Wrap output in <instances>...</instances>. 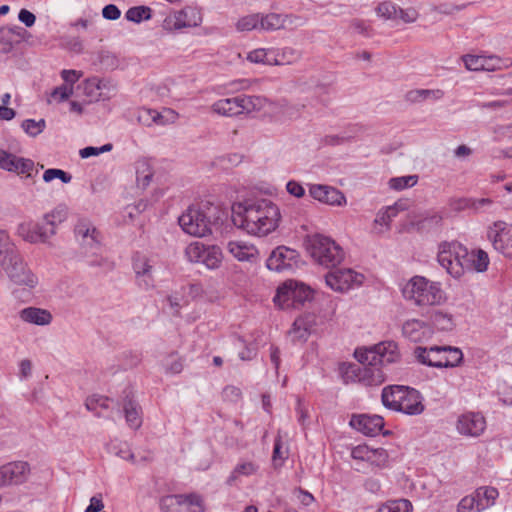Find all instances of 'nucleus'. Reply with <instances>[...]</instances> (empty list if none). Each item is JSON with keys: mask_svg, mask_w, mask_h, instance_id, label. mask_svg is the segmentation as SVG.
<instances>
[{"mask_svg": "<svg viewBox=\"0 0 512 512\" xmlns=\"http://www.w3.org/2000/svg\"><path fill=\"white\" fill-rule=\"evenodd\" d=\"M236 29L239 32H249L252 30H259V13L250 14L241 17L236 22Z\"/></svg>", "mask_w": 512, "mask_h": 512, "instance_id": "nucleus-49", "label": "nucleus"}, {"mask_svg": "<svg viewBox=\"0 0 512 512\" xmlns=\"http://www.w3.org/2000/svg\"><path fill=\"white\" fill-rule=\"evenodd\" d=\"M68 217V207L65 204H58L51 211L43 215V220L49 228L56 234V228L59 224L63 223Z\"/></svg>", "mask_w": 512, "mask_h": 512, "instance_id": "nucleus-34", "label": "nucleus"}, {"mask_svg": "<svg viewBox=\"0 0 512 512\" xmlns=\"http://www.w3.org/2000/svg\"><path fill=\"white\" fill-rule=\"evenodd\" d=\"M299 59V53L291 47L272 48L271 65L282 66L294 63Z\"/></svg>", "mask_w": 512, "mask_h": 512, "instance_id": "nucleus-35", "label": "nucleus"}, {"mask_svg": "<svg viewBox=\"0 0 512 512\" xmlns=\"http://www.w3.org/2000/svg\"><path fill=\"white\" fill-rule=\"evenodd\" d=\"M397 8L398 6L394 3L383 2L377 7V14L384 19L396 20Z\"/></svg>", "mask_w": 512, "mask_h": 512, "instance_id": "nucleus-60", "label": "nucleus"}, {"mask_svg": "<svg viewBox=\"0 0 512 512\" xmlns=\"http://www.w3.org/2000/svg\"><path fill=\"white\" fill-rule=\"evenodd\" d=\"M184 499H182L183 506L188 507V512H204L205 507L203 503V499L199 494L191 493V494H181Z\"/></svg>", "mask_w": 512, "mask_h": 512, "instance_id": "nucleus-51", "label": "nucleus"}, {"mask_svg": "<svg viewBox=\"0 0 512 512\" xmlns=\"http://www.w3.org/2000/svg\"><path fill=\"white\" fill-rule=\"evenodd\" d=\"M403 297L418 306L440 304L444 294L439 283L432 282L423 276L412 277L402 288Z\"/></svg>", "mask_w": 512, "mask_h": 512, "instance_id": "nucleus-4", "label": "nucleus"}, {"mask_svg": "<svg viewBox=\"0 0 512 512\" xmlns=\"http://www.w3.org/2000/svg\"><path fill=\"white\" fill-rule=\"evenodd\" d=\"M463 268L465 272H485L490 263L489 256L486 251L482 249L473 250L469 252L463 260Z\"/></svg>", "mask_w": 512, "mask_h": 512, "instance_id": "nucleus-30", "label": "nucleus"}, {"mask_svg": "<svg viewBox=\"0 0 512 512\" xmlns=\"http://www.w3.org/2000/svg\"><path fill=\"white\" fill-rule=\"evenodd\" d=\"M402 204L396 202L393 205L382 207L376 214L372 230L377 235H382L391 229V222L403 210Z\"/></svg>", "mask_w": 512, "mask_h": 512, "instance_id": "nucleus-26", "label": "nucleus"}, {"mask_svg": "<svg viewBox=\"0 0 512 512\" xmlns=\"http://www.w3.org/2000/svg\"><path fill=\"white\" fill-rule=\"evenodd\" d=\"M202 22V13L198 9L188 6L166 16L162 22V28L167 32H173L198 27Z\"/></svg>", "mask_w": 512, "mask_h": 512, "instance_id": "nucleus-13", "label": "nucleus"}, {"mask_svg": "<svg viewBox=\"0 0 512 512\" xmlns=\"http://www.w3.org/2000/svg\"><path fill=\"white\" fill-rule=\"evenodd\" d=\"M19 318L26 323L46 326L52 322L50 311L38 307H26L19 312Z\"/></svg>", "mask_w": 512, "mask_h": 512, "instance_id": "nucleus-31", "label": "nucleus"}, {"mask_svg": "<svg viewBox=\"0 0 512 512\" xmlns=\"http://www.w3.org/2000/svg\"><path fill=\"white\" fill-rule=\"evenodd\" d=\"M151 8L147 6H135L127 10L125 17L128 21L140 23L151 18Z\"/></svg>", "mask_w": 512, "mask_h": 512, "instance_id": "nucleus-46", "label": "nucleus"}, {"mask_svg": "<svg viewBox=\"0 0 512 512\" xmlns=\"http://www.w3.org/2000/svg\"><path fill=\"white\" fill-rule=\"evenodd\" d=\"M286 191L296 198H302L305 195L304 187L295 180H290L286 184Z\"/></svg>", "mask_w": 512, "mask_h": 512, "instance_id": "nucleus-63", "label": "nucleus"}, {"mask_svg": "<svg viewBox=\"0 0 512 512\" xmlns=\"http://www.w3.org/2000/svg\"><path fill=\"white\" fill-rule=\"evenodd\" d=\"M135 170H136V181L138 186L142 188H146L150 185L154 170L151 165V162L147 158H140L135 162Z\"/></svg>", "mask_w": 512, "mask_h": 512, "instance_id": "nucleus-33", "label": "nucleus"}, {"mask_svg": "<svg viewBox=\"0 0 512 512\" xmlns=\"http://www.w3.org/2000/svg\"><path fill=\"white\" fill-rule=\"evenodd\" d=\"M0 265L15 285L34 289L39 283L37 275L18 252H10L8 258L0 259Z\"/></svg>", "mask_w": 512, "mask_h": 512, "instance_id": "nucleus-8", "label": "nucleus"}, {"mask_svg": "<svg viewBox=\"0 0 512 512\" xmlns=\"http://www.w3.org/2000/svg\"><path fill=\"white\" fill-rule=\"evenodd\" d=\"M132 268L139 287L145 290L154 287L153 264L150 258L136 253L132 258Z\"/></svg>", "mask_w": 512, "mask_h": 512, "instance_id": "nucleus-21", "label": "nucleus"}, {"mask_svg": "<svg viewBox=\"0 0 512 512\" xmlns=\"http://www.w3.org/2000/svg\"><path fill=\"white\" fill-rule=\"evenodd\" d=\"M185 256L189 262L202 263L208 269H217L221 266L223 254L216 245H205L202 242H191L185 248Z\"/></svg>", "mask_w": 512, "mask_h": 512, "instance_id": "nucleus-11", "label": "nucleus"}, {"mask_svg": "<svg viewBox=\"0 0 512 512\" xmlns=\"http://www.w3.org/2000/svg\"><path fill=\"white\" fill-rule=\"evenodd\" d=\"M260 469L259 464L250 459H240L234 466L231 473L226 479L228 486H236L242 481V478L252 477L258 474Z\"/></svg>", "mask_w": 512, "mask_h": 512, "instance_id": "nucleus-27", "label": "nucleus"}, {"mask_svg": "<svg viewBox=\"0 0 512 512\" xmlns=\"http://www.w3.org/2000/svg\"><path fill=\"white\" fill-rule=\"evenodd\" d=\"M292 291H293V299L295 306L302 305L305 301H308L312 298L313 290L304 283L290 280Z\"/></svg>", "mask_w": 512, "mask_h": 512, "instance_id": "nucleus-41", "label": "nucleus"}, {"mask_svg": "<svg viewBox=\"0 0 512 512\" xmlns=\"http://www.w3.org/2000/svg\"><path fill=\"white\" fill-rule=\"evenodd\" d=\"M285 28V18L282 14H259V30L275 31Z\"/></svg>", "mask_w": 512, "mask_h": 512, "instance_id": "nucleus-38", "label": "nucleus"}, {"mask_svg": "<svg viewBox=\"0 0 512 512\" xmlns=\"http://www.w3.org/2000/svg\"><path fill=\"white\" fill-rule=\"evenodd\" d=\"M307 249L311 257L320 265L335 267L344 259V251L332 238L315 234L308 238Z\"/></svg>", "mask_w": 512, "mask_h": 512, "instance_id": "nucleus-6", "label": "nucleus"}, {"mask_svg": "<svg viewBox=\"0 0 512 512\" xmlns=\"http://www.w3.org/2000/svg\"><path fill=\"white\" fill-rule=\"evenodd\" d=\"M462 61L469 71L494 72L507 69L512 66V58H502L498 55H473L462 56Z\"/></svg>", "mask_w": 512, "mask_h": 512, "instance_id": "nucleus-14", "label": "nucleus"}, {"mask_svg": "<svg viewBox=\"0 0 512 512\" xmlns=\"http://www.w3.org/2000/svg\"><path fill=\"white\" fill-rule=\"evenodd\" d=\"M355 430L367 436L378 435L384 427V419L380 415H353L349 422Z\"/></svg>", "mask_w": 512, "mask_h": 512, "instance_id": "nucleus-23", "label": "nucleus"}, {"mask_svg": "<svg viewBox=\"0 0 512 512\" xmlns=\"http://www.w3.org/2000/svg\"><path fill=\"white\" fill-rule=\"evenodd\" d=\"M35 164L31 159L18 157L4 149H0V168L26 178L32 177Z\"/></svg>", "mask_w": 512, "mask_h": 512, "instance_id": "nucleus-19", "label": "nucleus"}, {"mask_svg": "<svg viewBox=\"0 0 512 512\" xmlns=\"http://www.w3.org/2000/svg\"><path fill=\"white\" fill-rule=\"evenodd\" d=\"M444 96V92L440 89H415L406 94V99L410 102H421L427 99L439 100Z\"/></svg>", "mask_w": 512, "mask_h": 512, "instance_id": "nucleus-39", "label": "nucleus"}, {"mask_svg": "<svg viewBox=\"0 0 512 512\" xmlns=\"http://www.w3.org/2000/svg\"><path fill=\"white\" fill-rule=\"evenodd\" d=\"M418 182L417 175H407L391 178L388 182V185L391 189L396 191H401L406 188L413 187Z\"/></svg>", "mask_w": 512, "mask_h": 512, "instance_id": "nucleus-48", "label": "nucleus"}, {"mask_svg": "<svg viewBox=\"0 0 512 512\" xmlns=\"http://www.w3.org/2000/svg\"><path fill=\"white\" fill-rule=\"evenodd\" d=\"M456 430L466 437H479L486 430V419L479 412H465L458 417Z\"/></svg>", "mask_w": 512, "mask_h": 512, "instance_id": "nucleus-17", "label": "nucleus"}, {"mask_svg": "<svg viewBox=\"0 0 512 512\" xmlns=\"http://www.w3.org/2000/svg\"><path fill=\"white\" fill-rule=\"evenodd\" d=\"M291 281H286L280 287H278L276 295L273 298L275 305L281 309H288L295 307L293 299V291Z\"/></svg>", "mask_w": 512, "mask_h": 512, "instance_id": "nucleus-36", "label": "nucleus"}, {"mask_svg": "<svg viewBox=\"0 0 512 512\" xmlns=\"http://www.w3.org/2000/svg\"><path fill=\"white\" fill-rule=\"evenodd\" d=\"M137 120L140 124L147 127L156 125L155 109L140 108L137 111Z\"/></svg>", "mask_w": 512, "mask_h": 512, "instance_id": "nucleus-59", "label": "nucleus"}, {"mask_svg": "<svg viewBox=\"0 0 512 512\" xmlns=\"http://www.w3.org/2000/svg\"><path fill=\"white\" fill-rule=\"evenodd\" d=\"M246 59L255 64L271 65L272 48H258L250 51Z\"/></svg>", "mask_w": 512, "mask_h": 512, "instance_id": "nucleus-45", "label": "nucleus"}, {"mask_svg": "<svg viewBox=\"0 0 512 512\" xmlns=\"http://www.w3.org/2000/svg\"><path fill=\"white\" fill-rule=\"evenodd\" d=\"M367 462L376 467H384L388 462V453L384 448H372Z\"/></svg>", "mask_w": 512, "mask_h": 512, "instance_id": "nucleus-55", "label": "nucleus"}, {"mask_svg": "<svg viewBox=\"0 0 512 512\" xmlns=\"http://www.w3.org/2000/svg\"><path fill=\"white\" fill-rule=\"evenodd\" d=\"M22 129L31 137H36L41 134L45 127L46 122L44 119L34 120V119H26L21 124Z\"/></svg>", "mask_w": 512, "mask_h": 512, "instance_id": "nucleus-52", "label": "nucleus"}, {"mask_svg": "<svg viewBox=\"0 0 512 512\" xmlns=\"http://www.w3.org/2000/svg\"><path fill=\"white\" fill-rule=\"evenodd\" d=\"M383 405L392 411L417 416L424 412L425 405L421 393L409 386L389 385L382 389Z\"/></svg>", "mask_w": 512, "mask_h": 512, "instance_id": "nucleus-3", "label": "nucleus"}, {"mask_svg": "<svg viewBox=\"0 0 512 512\" xmlns=\"http://www.w3.org/2000/svg\"><path fill=\"white\" fill-rule=\"evenodd\" d=\"M354 355L363 366L349 365L345 371V381L359 382L365 386L381 385L386 380L381 366L395 363L400 358L398 345L394 341L358 348Z\"/></svg>", "mask_w": 512, "mask_h": 512, "instance_id": "nucleus-1", "label": "nucleus"}, {"mask_svg": "<svg viewBox=\"0 0 512 512\" xmlns=\"http://www.w3.org/2000/svg\"><path fill=\"white\" fill-rule=\"evenodd\" d=\"M123 412L127 425L137 430L142 425V409L140 405L130 397H126L123 402Z\"/></svg>", "mask_w": 512, "mask_h": 512, "instance_id": "nucleus-32", "label": "nucleus"}, {"mask_svg": "<svg viewBox=\"0 0 512 512\" xmlns=\"http://www.w3.org/2000/svg\"><path fill=\"white\" fill-rule=\"evenodd\" d=\"M182 230L194 237H205L212 233L211 219L205 209L198 205L189 206L178 218Z\"/></svg>", "mask_w": 512, "mask_h": 512, "instance_id": "nucleus-9", "label": "nucleus"}, {"mask_svg": "<svg viewBox=\"0 0 512 512\" xmlns=\"http://www.w3.org/2000/svg\"><path fill=\"white\" fill-rule=\"evenodd\" d=\"M431 320L436 329L440 331H451L454 327V320L451 314L442 311H435Z\"/></svg>", "mask_w": 512, "mask_h": 512, "instance_id": "nucleus-44", "label": "nucleus"}, {"mask_svg": "<svg viewBox=\"0 0 512 512\" xmlns=\"http://www.w3.org/2000/svg\"><path fill=\"white\" fill-rule=\"evenodd\" d=\"M315 325V317L312 314H305L295 319L289 336L293 342H304L308 339L312 327Z\"/></svg>", "mask_w": 512, "mask_h": 512, "instance_id": "nucleus-28", "label": "nucleus"}, {"mask_svg": "<svg viewBox=\"0 0 512 512\" xmlns=\"http://www.w3.org/2000/svg\"><path fill=\"white\" fill-rule=\"evenodd\" d=\"M487 239L492 247L505 258L512 260V224L498 220L487 228Z\"/></svg>", "mask_w": 512, "mask_h": 512, "instance_id": "nucleus-12", "label": "nucleus"}, {"mask_svg": "<svg viewBox=\"0 0 512 512\" xmlns=\"http://www.w3.org/2000/svg\"><path fill=\"white\" fill-rule=\"evenodd\" d=\"M72 93H73L72 86H69L68 84H64L59 87H56L52 91L51 97L58 101H65L72 95Z\"/></svg>", "mask_w": 512, "mask_h": 512, "instance_id": "nucleus-61", "label": "nucleus"}, {"mask_svg": "<svg viewBox=\"0 0 512 512\" xmlns=\"http://www.w3.org/2000/svg\"><path fill=\"white\" fill-rule=\"evenodd\" d=\"M30 473V467L27 462H11L0 467V487L21 484L25 482Z\"/></svg>", "mask_w": 512, "mask_h": 512, "instance_id": "nucleus-22", "label": "nucleus"}, {"mask_svg": "<svg viewBox=\"0 0 512 512\" xmlns=\"http://www.w3.org/2000/svg\"><path fill=\"white\" fill-rule=\"evenodd\" d=\"M372 448L367 445H358L352 449L351 456L354 459L368 461L369 454Z\"/></svg>", "mask_w": 512, "mask_h": 512, "instance_id": "nucleus-64", "label": "nucleus"}, {"mask_svg": "<svg viewBox=\"0 0 512 512\" xmlns=\"http://www.w3.org/2000/svg\"><path fill=\"white\" fill-rule=\"evenodd\" d=\"M262 106L263 99L259 96L239 95L215 101L211 105V111L223 117H236L259 111Z\"/></svg>", "mask_w": 512, "mask_h": 512, "instance_id": "nucleus-7", "label": "nucleus"}, {"mask_svg": "<svg viewBox=\"0 0 512 512\" xmlns=\"http://www.w3.org/2000/svg\"><path fill=\"white\" fill-rule=\"evenodd\" d=\"M309 195L323 204L344 206L347 203L345 195L337 188L324 184H309Z\"/></svg>", "mask_w": 512, "mask_h": 512, "instance_id": "nucleus-20", "label": "nucleus"}, {"mask_svg": "<svg viewBox=\"0 0 512 512\" xmlns=\"http://www.w3.org/2000/svg\"><path fill=\"white\" fill-rule=\"evenodd\" d=\"M403 336L411 342H423L433 335L431 325L420 319H409L402 325Z\"/></svg>", "mask_w": 512, "mask_h": 512, "instance_id": "nucleus-24", "label": "nucleus"}, {"mask_svg": "<svg viewBox=\"0 0 512 512\" xmlns=\"http://www.w3.org/2000/svg\"><path fill=\"white\" fill-rule=\"evenodd\" d=\"M392 512H413V505L407 499H397L389 501Z\"/></svg>", "mask_w": 512, "mask_h": 512, "instance_id": "nucleus-62", "label": "nucleus"}, {"mask_svg": "<svg viewBox=\"0 0 512 512\" xmlns=\"http://www.w3.org/2000/svg\"><path fill=\"white\" fill-rule=\"evenodd\" d=\"M474 494L479 499L478 512L493 506L499 496L498 490L494 487H480Z\"/></svg>", "mask_w": 512, "mask_h": 512, "instance_id": "nucleus-37", "label": "nucleus"}, {"mask_svg": "<svg viewBox=\"0 0 512 512\" xmlns=\"http://www.w3.org/2000/svg\"><path fill=\"white\" fill-rule=\"evenodd\" d=\"M111 400L108 397L102 395H92L85 401V407L87 410L94 412L95 416L101 417L102 413L100 410H107L110 407Z\"/></svg>", "mask_w": 512, "mask_h": 512, "instance_id": "nucleus-40", "label": "nucleus"}, {"mask_svg": "<svg viewBox=\"0 0 512 512\" xmlns=\"http://www.w3.org/2000/svg\"><path fill=\"white\" fill-rule=\"evenodd\" d=\"M162 366L166 373L179 374L183 370V362L176 355L172 354L162 361Z\"/></svg>", "mask_w": 512, "mask_h": 512, "instance_id": "nucleus-54", "label": "nucleus"}, {"mask_svg": "<svg viewBox=\"0 0 512 512\" xmlns=\"http://www.w3.org/2000/svg\"><path fill=\"white\" fill-rule=\"evenodd\" d=\"M227 250L238 261L252 262L258 257L257 248L253 244L242 240L229 241Z\"/></svg>", "mask_w": 512, "mask_h": 512, "instance_id": "nucleus-29", "label": "nucleus"}, {"mask_svg": "<svg viewBox=\"0 0 512 512\" xmlns=\"http://www.w3.org/2000/svg\"><path fill=\"white\" fill-rule=\"evenodd\" d=\"M299 253L286 246L275 248L266 261L269 270L283 272L296 268L299 264Z\"/></svg>", "mask_w": 512, "mask_h": 512, "instance_id": "nucleus-16", "label": "nucleus"}, {"mask_svg": "<svg viewBox=\"0 0 512 512\" xmlns=\"http://www.w3.org/2000/svg\"><path fill=\"white\" fill-rule=\"evenodd\" d=\"M282 215L279 206L268 198L246 199L233 207L234 224L255 237H266L276 231Z\"/></svg>", "mask_w": 512, "mask_h": 512, "instance_id": "nucleus-2", "label": "nucleus"}, {"mask_svg": "<svg viewBox=\"0 0 512 512\" xmlns=\"http://www.w3.org/2000/svg\"><path fill=\"white\" fill-rule=\"evenodd\" d=\"M467 255V248L459 242H444L440 244L437 259L439 264L453 278L464 275L463 260Z\"/></svg>", "mask_w": 512, "mask_h": 512, "instance_id": "nucleus-10", "label": "nucleus"}, {"mask_svg": "<svg viewBox=\"0 0 512 512\" xmlns=\"http://www.w3.org/2000/svg\"><path fill=\"white\" fill-rule=\"evenodd\" d=\"M16 233L30 244L47 243L54 235L53 230H48L47 227L33 220L21 222L17 226Z\"/></svg>", "mask_w": 512, "mask_h": 512, "instance_id": "nucleus-18", "label": "nucleus"}, {"mask_svg": "<svg viewBox=\"0 0 512 512\" xmlns=\"http://www.w3.org/2000/svg\"><path fill=\"white\" fill-rule=\"evenodd\" d=\"M287 458L288 449L283 448L282 438L280 434H278L274 441V449L272 454V462L274 467H281Z\"/></svg>", "mask_w": 512, "mask_h": 512, "instance_id": "nucleus-50", "label": "nucleus"}, {"mask_svg": "<svg viewBox=\"0 0 512 512\" xmlns=\"http://www.w3.org/2000/svg\"><path fill=\"white\" fill-rule=\"evenodd\" d=\"M75 235L80 243L81 252L90 249H100L99 231L89 222L80 221L75 227Z\"/></svg>", "mask_w": 512, "mask_h": 512, "instance_id": "nucleus-25", "label": "nucleus"}, {"mask_svg": "<svg viewBox=\"0 0 512 512\" xmlns=\"http://www.w3.org/2000/svg\"><path fill=\"white\" fill-rule=\"evenodd\" d=\"M181 494L167 495L160 501V509L162 512H181L180 507L183 506Z\"/></svg>", "mask_w": 512, "mask_h": 512, "instance_id": "nucleus-47", "label": "nucleus"}, {"mask_svg": "<svg viewBox=\"0 0 512 512\" xmlns=\"http://www.w3.org/2000/svg\"><path fill=\"white\" fill-rule=\"evenodd\" d=\"M479 499L475 494L463 497L457 506V512H478Z\"/></svg>", "mask_w": 512, "mask_h": 512, "instance_id": "nucleus-57", "label": "nucleus"}, {"mask_svg": "<svg viewBox=\"0 0 512 512\" xmlns=\"http://www.w3.org/2000/svg\"><path fill=\"white\" fill-rule=\"evenodd\" d=\"M364 276L350 268L336 269L325 276L326 285L336 292H346L362 284Z\"/></svg>", "mask_w": 512, "mask_h": 512, "instance_id": "nucleus-15", "label": "nucleus"}, {"mask_svg": "<svg viewBox=\"0 0 512 512\" xmlns=\"http://www.w3.org/2000/svg\"><path fill=\"white\" fill-rule=\"evenodd\" d=\"M414 356L419 363L435 368H453L463 361L462 351L452 346H418L414 349Z\"/></svg>", "mask_w": 512, "mask_h": 512, "instance_id": "nucleus-5", "label": "nucleus"}, {"mask_svg": "<svg viewBox=\"0 0 512 512\" xmlns=\"http://www.w3.org/2000/svg\"><path fill=\"white\" fill-rule=\"evenodd\" d=\"M179 114L171 108H163L161 111L155 110L156 125L166 126L177 121Z\"/></svg>", "mask_w": 512, "mask_h": 512, "instance_id": "nucleus-53", "label": "nucleus"}, {"mask_svg": "<svg viewBox=\"0 0 512 512\" xmlns=\"http://www.w3.org/2000/svg\"><path fill=\"white\" fill-rule=\"evenodd\" d=\"M17 42L13 28L0 27V54H8Z\"/></svg>", "mask_w": 512, "mask_h": 512, "instance_id": "nucleus-43", "label": "nucleus"}, {"mask_svg": "<svg viewBox=\"0 0 512 512\" xmlns=\"http://www.w3.org/2000/svg\"><path fill=\"white\" fill-rule=\"evenodd\" d=\"M86 263L91 267L110 266L109 260L103 255V249H90L81 252Z\"/></svg>", "mask_w": 512, "mask_h": 512, "instance_id": "nucleus-42", "label": "nucleus"}, {"mask_svg": "<svg viewBox=\"0 0 512 512\" xmlns=\"http://www.w3.org/2000/svg\"><path fill=\"white\" fill-rule=\"evenodd\" d=\"M54 179H60L63 183H69L72 180V176L62 169L49 168L45 170L43 174V180L46 183H49Z\"/></svg>", "mask_w": 512, "mask_h": 512, "instance_id": "nucleus-56", "label": "nucleus"}, {"mask_svg": "<svg viewBox=\"0 0 512 512\" xmlns=\"http://www.w3.org/2000/svg\"><path fill=\"white\" fill-rule=\"evenodd\" d=\"M10 252L17 251L10 241L9 234L4 230H0V259L8 258Z\"/></svg>", "mask_w": 512, "mask_h": 512, "instance_id": "nucleus-58", "label": "nucleus"}]
</instances>
